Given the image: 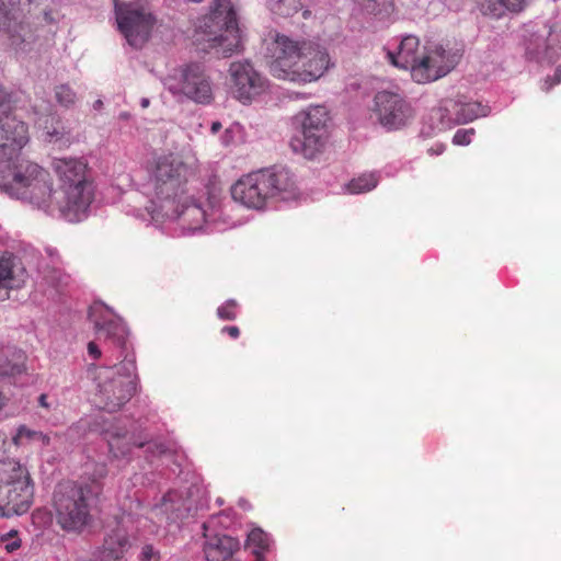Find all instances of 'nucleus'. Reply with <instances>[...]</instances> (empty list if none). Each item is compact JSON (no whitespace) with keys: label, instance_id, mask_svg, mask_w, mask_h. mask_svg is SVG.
<instances>
[{"label":"nucleus","instance_id":"49","mask_svg":"<svg viewBox=\"0 0 561 561\" xmlns=\"http://www.w3.org/2000/svg\"><path fill=\"white\" fill-rule=\"evenodd\" d=\"M38 271H39L41 273H43V274H45V273H46V271H45V268H44L43 266H38Z\"/></svg>","mask_w":561,"mask_h":561},{"label":"nucleus","instance_id":"8","mask_svg":"<svg viewBox=\"0 0 561 561\" xmlns=\"http://www.w3.org/2000/svg\"><path fill=\"white\" fill-rule=\"evenodd\" d=\"M329 122V112L324 106H309L299 112L294 117L296 133L289 142L293 151L307 159L322 153L330 138Z\"/></svg>","mask_w":561,"mask_h":561},{"label":"nucleus","instance_id":"3","mask_svg":"<svg viewBox=\"0 0 561 561\" xmlns=\"http://www.w3.org/2000/svg\"><path fill=\"white\" fill-rule=\"evenodd\" d=\"M101 308V305L91 307L89 317L93 320L95 330L104 333L105 337L119 348L116 356L119 363L113 366L94 367L96 396L102 409L115 412L128 402L136 391V362L134 354L128 352V330L125 323L119 318L102 322L94 319L96 311Z\"/></svg>","mask_w":561,"mask_h":561},{"label":"nucleus","instance_id":"46","mask_svg":"<svg viewBox=\"0 0 561 561\" xmlns=\"http://www.w3.org/2000/svg\"><path fill=\"white\" fill-rule=\"evenodd\" d=\"M149 104H150L149 99H147V98H142V99H141V101H140V105H141V107H142V108L148 107V106H149Z\"/></svg>","mask_w":561,"mask_h":561},{"label":"nucleus","instance_id":"40","mask_svg":"<svg viewBox=\"0 0 561 561\" xmlns=\"http://www.w3.org/2000/svg\"><path fill=\"white\" fill-rule=\"evenodd\" d=\"M561 81V68H557L556 70V73H554V77H553V81L551 83H549V79H547L545 81V87L543 89L546 91L550 90L554 84H558L559 82Z\"/></svg>","mask_w":561,"mask_h":561},{"label":"nucleus","instance_id":"44","mask_svg":"<svg viewBox=\"0 0 561 561\" xmlns=\"http://www.w3.org/2000/svg\"><path fill=\"white\" fill-rule=\"evenodd\" d=\"M221 129V124L219 122H213L210 130L213 134L218 133Z\"/></svg>","mask_w":561,"mask_h":561},{"label":"nucleus","instance_id":"18","mask_svg":"<svg viewBox=\"0 0 561 561\" xmlns=\"http://www.w3.org/2000/svg\"><path fill=\"white\" fill-rule=\"evenodd\" d=\"M154 516L162 517L169 524H176L187 518L192 512V502L179 491H169L159 504L152 507Z\"/></svg>","mask_w":561,"mask_h":561},{"label":"nucleus","instance_id":"33","mask_svg":"<svg viewBox=\"0 0 561 561\" xmlns=\"http://www.w3.org/2000/svg\"><path fill=\"white\" fill-rule=\"evenodd\" d=\"M238 304L233 299L227 300L224 305L218 307L217 316L221 320H234L237 317Z\"/></svg>","mask_w":561,"mask_h":561},{"label":"nucleus","instance_id":"28","mask_svg":"<svg viewBox=\"0 0 561 561\" xmlns=\"http://www.w3.org/2000/svg\"><path fill=\"white\" fill-rule=\"evenodd\" d=\"M308 0H266V5L273 14L291 16L306 7Z\"/></svg>","mask_w":561,"mask_h":561},{"label":"nucleus","instance_id":"41","mask_svg":"<svg viewBox=\"0 0 561 561\" xmlns=\"http://www.w3.org/2000/svg\"><path fill=\"white\" fill-rule=\"evenodd\" d=\"M48 256L50 257V262L54 265V271H56V266L59 264V255L54 249H46Z\"/></svg>","mask_w":561,"mask_h":561},{"label":"nucleus","instance_id":"19","mask_svg":"<svg viewBox=\"0 0 561 561\" xmlns=\"http://www.w3.org/2000/svg\"><path fill=\"white\" fill-rule=\"evenodd\" d=\"M389 61L398 68L410 70L413 78V70L421 62L420 39L414 35H405L397 44L394 49H388Z\"/></svg>","mask_w":561,"mask_h":561},{"label":"nucleus","instance_id":"38","mask_svg":"<svg viewBox=\"0 0 561 561\" xmlns=\"http://www.w3.org/2000/svg\"><path fill=\"white\" fill-rule=\"evenodd\" d=\"M11 290L16 289L8 285L5 282H2V279H0V301L9 299Z\"/></svg>","mask_w":561,"mask_h":561},{"label":"nucleus","instance_id":"39","mask_svg":"<svg viewBox=\"0 0 561 561\" xmlns=\"http://www.w3.org/2000/svg\"><path fill=\"white\" fill-rule=\"evenodd\" d=\"M88 354L91 358L99 359L102 355V352L95 342H89Z\"/></svg>","mask_w":561,"mask_h":561},{"label":"nucleus","instance_id":"21","mask_svg":"<svg viewBox=\"0 0 561 561\" xmlns=\"http://www.w3.org/2000/svg\"><path fill=\"white\" fill-rule=\"evenodd\" d=\"M27 278L26 266L18 254L5 251L0 255V279L2 282L18 290L24 287Z\"/></svg>","mask_w":561,"mask_h":561},{"label":"nucleus","instance_id":"13","mask_svg":"<svg viewBox=\"0 0 561 561\" xmlns=\"http://www.w3.org/2000/svg\"><path fill=\"white\" fill-rule=\"evenodd\" d=\"M30 141L26 123L18 118L8 104H0V154L12 167L21 162L19 152Z\"/></svg>","mask_w":561,"mask_h":561},{"label":"nucleus","instance_id":"34","mask_svg":"<svg viewBox=\"0 0 561 561\" xmlns=\"http://www.w3.org/2000/svg\"><path fill=\"white\" fill-rule=\"evenodd\" d=\"M16 530H10L9 533L0 536V543H4L7 552L11 553L21 547V540L16 537Z\"/></svg>","mask_w":561,"mask_h":561},{"label":"nucleus","instance_id":"42","mask_svg":"<svg viewBox=\"0 0 561 561\" xmlns=\"http://www.w3.org/2000/svg\"><path fill=\"white\" fill-rule=\"evenodd\" d=\"M222 332L224 333H227L229 336H231L232 339H237L239 337L240 335V331H239V328L236 327V325H231V327H224L222 328Z\"/></svg>","mask_w":561,"mask_h":561},{"label":"nucleus","instance_id":"37","mask_svg":"<svg viewBox=\"0 0 561 561\" xmlns=\"http://www.w3.org/2000/svg\"><path fill=\"white\" fill-rule=\"evenodd\" d=\"M8 350L0 347V371L8 374L13 371V366L7 359Z\"/></svg>","mask_w":561,"mask_h":561},{"label":"nucleus","instance_id":"32","mask_svg":"<svg viewBox=\"0 0 561 561\" xmlns=\"http://www.w3.org/2000/svg\"><path fill=\"white\" fill-rule=\"evenodd\" d=\"M15 439H27L33 443H37L41 447L47 446L50 443V438L47 434L43 432L32 431L26 426L19 427Z\"/></svg>","mask_w":561,"mask_h":561},{"label":"nucleus","instance_id":"4","mask_svg":"<svg viewBox=\"0 0 561 561\" xmlns=\"http://www.w3.org/2000/svg\"><path fill=\"white\" fill-rule=\"evenodd\" d=\"M270 50V71L277 79L310 83L319 80L330 67L327 49L311 41L277 34Z\"/></svg>","mask_w":561,"mask_h":561},{"label":"nucleus","instance_id":"29","mask_svg":"<svg viewBox=\"0 0 561 561\" xmlns=\"http://www.w3.org/2000/svg\"><path fill=\"white\" fill-rule=\"evenodd\" d=\"M270 537L261 528H254L248 535L247 546L256 558L264 557L270 548Z\"/></svg>","mask_w":561,"mask_h":561},{"label":"nucleus","instance_id":"36","mask_svg":"<svg viewBox=\"0 0 561 561\" xmlns=\"http://www.w3.org/2000/svg\"><path fill=\"white\" fill-rule=\"evenodd\" d=\"M140 560L141 561L159 560V552L151 545H146L141 549Z\"/></svg>","mask_w":561,"mask_h":561},{"label":"nucleus","instance_id":"51","mask_svg":"<svg viewBox=\"0 0 561 561\" xmlns=\"http://www.w3.org/2000/svg\"><path fill=\"white\" fill-rule=\"evenodd\" d=\"M443 148L440 149H436V154H439V152H442Z\"/></svg>","mask_w":561,"mask_h":561},{"label":"nucleus","instance_id":"16","mask_svg":"<svg viewBox=\"0 0 561 561\" xmlns=\"http://www.w3.org/2000/svg\"><path fill=\"white\" fill-rule=\"evenodd\" d=\"M231 196L236 202L252 209H263L272 202L261 170L237 181L231 187Z\"/></svg>","mask_w":561,"mask_h":561},{"label":"nucleus","instance_id":"2","mask_svg":"<svg viewBox=\"0 0 561 561\" xmlns=\"http://www.w3.org/2000/svg\"><path fill=\"white\" fill-rule=\"evenodd\" d=\"M196 170V159L183 152L153 154L147 162L148 210L157 219L179 220L183 233L201 231L206 222L205 210L187 195Z\"/></svg>","mask_w":561,"mask_h":561},{"label":"nucleus","instance_id":"26","mask_svg":"<svg viewBox=\"0 0 561 561\" xmlns=\"http://www.w3.org/2000/svg\"><path fill=\"white\" fill-rule=\"evenodd\" d=\"M130 542L124 529L117 528L106 536L101 552L102 561H123Z\"/></svg>","mask_w":561,"mask_h":561},{"label":"nucleus","instance_id":"45","mask_svg":"<svg viewBox=\"0 0 561 561\" xmlns=\"http://www.w3.org/2000/svg\"><path fill=\"white\" fill-rule=\"evenodd\" d=\"M105 476H106V468H105V466H103V465H102V466L98 469V477H99V478H103V477H105Z\"/></svg>","mask_w":561,"mask_h":561},{"label":"nucleus","instance_id":"7","mask_svg":"<svg viewBox=\"0 0 561 561\" xmlns=\"http://www.w3.org/2000/svg\"><path fill=\"white\" fill-rule=\"evenodd\" d=\"M34 499V484L25 466L16 460L0 463V517L26 513Z\"/></svg>","mask_w":561,"mask_h":561},{"label":"nucleus","instance_id":"15","mask_svg":"<svg viewBox=\"0 0 561 561\" xmlns=\"http://www.w3.org/2000/svg\"><path fill=\"white\" fill-rule=\"evenodd\" d=\"M374 113L382 127L396 130L407 125L413 111L404 98L392 90L378 91L374 98Z\"/></svg>","mask_w":561,"mask_h":561},{"label":"nucleus","instance_id":"5","mask_svg":"<svg viewBox=\"0 0 561 561\" xmlns=\"http://www.w3.org/2000/svg\"><path fill=\"white\" fill-rule=\"evenodd\" d=\"M93 491L87 484L64 482L54 492L57 524L66 531L80 533L92 520Z\"/></svg>","mask_w":561,"mask_h":561},{"label":"nucleus","instance_id":"31","mask_svg":"<svg viewBox=\"0 0 561 561\" xmlns=\"http://www.w3.org/2000/svg\"><path fill=\"white\" fill-rule=\"evenodd\" d=\"M54 95L56 102L60 106L67 108L72 107L78 100L76 91L68 83L56 85L54 89Z\"/></svg>","mask_w":561,"mask_h":561},{"label":"nucleus","instance_id":"14","mask_svg":"<svg viewBox=\"0 0 561 561\" xmlns=\"http://www.w3.org/2000/svg\"><path fill=\"white\" fill-rule=\"evenodd\" d=\"M228 72L231 93L243 104L251 103L268 89V80L249 60L231 62Z\"/></svg>","mask_w":561,"mask_h":561},{"label":"nucleus","instance_id":"24","mask_svg":"<svg viewBox=\"0 0 561 561\" xmlns=\"http://www.w3.org/2000/svg\"><path fill=\"white\" fill-rule=\"evenodd\" d=\"M238 549L239 541L227 535H216L204 543L207 561H229Z\"/></svg>","mask_w":561,"mask_h":561},{"label":"nucleus","instance_id":"43","mask_svg":"<svg viewBox=\"0 0 561 561\" xmlns=\"http://www.w3.org/2000/svg\"><path fill=\"white\" fill-rule=\"evenodd\" d=\"M38 404L47 411H49L53 407V403L48 401L47 394L44 393L38 397Z\"/></svg>","mask_w":561,"mask_h":561},{"label":"nucleus","instance_id":"22","mask_svg":"<svg viewBox=\"0 0 561 561\" xmlns=\"http://www.w3.org/2000/svg\"><path fill=\"white\" fill-rule=\"evenodd\" d=\"M36 125L42 130V138L45 142L67 147L72 140V135L64 122L56 115H49L45 119L38 118Z\"/></svg>","mask_w":561,"mask_h":561},{"label":"nucleus","instance_id":"1","mask_svg":"<svg viewBox=\"0 0 561 561\" xmlns=\"http://www.w3.org/2000/svg\"><path fill=\"white\" fill-rule=\"evenodd\" d=\"M50 167L58 179L56 190L46 169L22 160L16 173V199L68 222L84 220L94 199L88 161L75 157L54 158Z\"/></svg>","mask_w":561,"mask_h":561},{"label":"nucleus","instance_id":"23","mask_svg":"<svg viewBox=\"0 0 561 561\" xmlns=\"http://www.w3.org/2000/svg\"><path fill=\"white\" fill-rule=\"evenodd\" d=\"M561 50V15H559L552 25L547 41L542 46L533 47L529 44L526 48V53L530 58H535L538 61L547 60L549 64L554 61V56Z\"/></svg>","mask_w":561,"mask_h":561},{"label":"nucleus","instance_id":"12","mask_svg":"<svg viewBox=\"0 0 561 561\" xmlns=\"http://www.w3.org/2000/svg\"><path fill=\"white\" fill-rule=\"evenodd\" d=\"M489 112L490 107L488 105L458 95L454 99L444 100L438 108L432 111L431 118L438 122L435 128L444 130L454 125L467 124L476 118L484 117Z\"/></svg>","mask_w":561,"mask_h":561},{"label":"nucleus","instance_id":"11","mask_svg":"<svg viewBox=\"0 0 561 561\" xmlns=\"http://www.w3.org/2000/svg\"><path fill=\"white\" fill-rule=\"evenodd\" d=\"M461 51L456 46L444 43H431L424 47L421 62L413 70V80L428 83L449 73L459 62Z\"/></svg>","mask_w":561,"mask_h":561},{"label":"nucleus","instance_id":"48","mask_svg":"<svg viewBox=\"0 0 561 561\" xmlns=\"http://www.w3.org/2000/svg\"><path fill=\"white\" fill-rule=\"evenodd\" d=\"M103 106L102 100H96L93 104L94 110H100Z\"/></svg>","mask_w":561,"mask_h":561},{"label":"nucleus","instance_id":"50","mask_svg":"<svg viewBox=\"0 0 561 561\" xmlns=\"http://www.w3.org/2000/svg\"><path fill=\"white\" fill-rule=\"evenodd\" d=\"M264 557H261L260 559L255 557V561H263Z\"/></svg>","mask_w":561,"mask_h":561},{"label":"nucleus","instance_id":"30","mask_svg":"<svg viewBox=\"0 0 561 561\" xmlns=\"http://www.w3.org/2000/svg\"><path fill=\"white\" fill-rule=\"evenodd\" d=\"M377 184L378 178L375 173H365L351 180L346 185V191L351 194H362L374 190Z\"/></svg>","mask_w":561,"mask_h":561},{"label":"nucleus","instance_id":"47","mask_svg":"<svg viewBox=\"0 0 561 561\" xmlns=\"http://www.w3.org/2000/svg\"><path fill=\"white\" fill-rule=\"evenodd\" d=\"M239 506H240V507H242V508H249V507H250V505H249L248 501H245V500H243V499H241V500L239 501Z\"/></svg>","mask_w":561,"mask_h":561},{"label":"nucleus","instance_id":"6","mask_svg":"<svg viewBox=\"0 0 561 561\" xmlns=\"http://www.w3.org/2000/svg\"><path fill=\"white\" fill-rule=\"evenodd\" d=\"M199 28L203 41L218 56L229 57L241 49V35L231 0H214V7L201 22Z\"/></svg>","mask_w":561,"mask_h":561},{"label":"nucleus","instance_id":"9","mask_svg":"<svg viewBox=\"0 0 561 561\" xmlns=\"http://www.w3.org/2000/svg\"><path fill=\"white\" fill-rule=\"evenodd\" d=\"M163 84L173 96L198 104H209L214 99L210 78L205 67L197 62L180 68L174 76L167 77Z\"/></svg>","mask_w":561,"mask_h":561},{"label":"nucleus","instance_id":"10","mask_svg":"<svg viewBox=\"0 0 561 561\" xmlns=\"http://www.w3.org/2000/svg\"><path fill=\"white\" fill-rule=\"evenodd\" d=\"M117 27L127 43L140 48L149 38L156 22L151 10L140 3H121L114 0Z\"/></svg>","mask_w":561,"mask_h":561},{"label":"nucleus","instance_id":"27","mask_svg":"<svg viewBox=\"0 0 561 561\" xmlns=\"http://www.w3.org/2000/svg\"><path fill=\"white\" fill-rule=\"evenodd\" d=\"M355 2L364 13L378 20L389 18L394 10L393 0H355Z\"/></svg>","mask_w":561,"mask_h":561},{"label":"nucleus","instance_id":"25","mask_svg":"<svg viewBox=\"0 0 561 561\" xmlns=\"http://www.w3.org/2000/svg\"><path fill=\"white\" fill-rule=\"evenodd\" d=\"M528 4V0H477L479 11L491 19H502L510 13H519Z\"/></svg>","mask_w":561,"mask_h":561},{"label":"nucleus","instance_id":"52","mask_svg":"<svg viewBox=\"0 0 561 561\" xmlns=\"http://www.w3.org/2000/svg\"><path fill=\"white\" fill-rule=\"evenodd\" d=\"M443 148L440 149H436V154H439V152H442Z\"/></svg>","mask_w":561,"mask_h":561},{"label":"nucleus","instance_id":"20","mask_svg":"<svg viewBox=\"0 0 561 561\" xmlns=\"http://www.w3.org/2000/svg\"><path fill=\"white\" fill-rule=\"evenodd\" d=\"M108 448L115 458H128L134 448H141L148 443L128 430L115 426L105 431Z\"/></svg>","mask_w":561,"mask_h":561},{"label":"nucleus","instance_id":"35","mask_svg":"<svg viewBox=\"0 0 561 561\" xmlns=\"http://www.w3.org/2000/svg\"><path fill=\"white\" fill-rule=\"evenodd\" d=\"M474 135L473 128L468 129H458L453 137V142L457 146H466L469 145Z\"/></svg>","mask_w":561,"mask_h":561},{"label":"nucleus","instance_id":"17","mask_svg":"<svg viewBox=\"0 0 561 561\" xmlns=\"http://www.w3.org/2000/svg\"><path fill=\"white\" fill-rule=\"evenodd\" d=\"M271 201H289L298 195L294 174L286 168L261 170Z\"/></svg>","mask_w":561,"mask_h":561}]
</instances>
